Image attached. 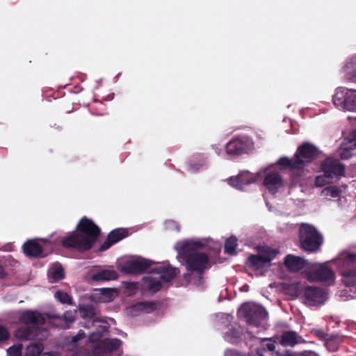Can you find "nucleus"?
<instances>
[{"label": "nucleus", "mask_w": 356, "mask_h": 356, "mask_svg": "<svg viewBox=\"0 0 356 356\" xmlns=\"http://www.w3.org/2000/svg\"><path fill=\"white\" fill-rule=\"evenodd\" d=\"M100 234V228L91 219L83 216L76 225V231L63 238L61 245L67 249L85 252L92 248Z\"/></svg>", "instance_id": "nucleus-1"}, {"label": "nucleus", "mask_w": 356, "mask_h": 356, "mask_svg": "<svg viewBox=\"0 0 356 356\" xmlns=\"http://www.w3.org/2000/svg\"><path fill=\"white\" fill-rule=\"evenodd\" d=\"M320 151L314 145L306 142L300 145L293 158L281 157L277 164L282 169H289L291 178L297 181L304 172L305 168L318 157Z\"/></svg>", "instance_id": "nucleus-2"}, {"label": "nucleus", "mask_w": 356, "mask_h": 356, "mask_svg": "<svg viewBox=\"0 0 356 356\" xmlns=\"http://www.w3.org/2000/svg\"><path fill=\"white\" fill-rule=\"evenodd\" d=\"M202 247L203 243L201 242L185 241L178 248V254L184 261L186 270L196 273L200 278L204 270L210 267L209 256L198 251Z\"/></svg>", "instance_id": "nucleus-3"}, {"label": "nucleus", "mask_w": 356, "mask_h": 356, "mask_svg": "<svg viewBox=\"0 0 356 356\" xmlns=\"http://www.w3.org/2000/svg\"><path fill=\"white\" fill-rule=\"evenodd\" d=\"M336 264L342 277V282L352 293L348 294L346 291L345 294L352 298L356 297V252H341L336 260Z\"/></svg>", "instance_id": "nucleus-4"}, {"label": "nucleus", "mask_w": 356, "mask_h": 356, "mask_svg": "<svg viewBox=\"0 0 356 356\" xmlns=\"http://www.w3.org/2000/svg\"><path fill=\"white\" fill-rule=\"evenodd\" d=\"M299 247L305 252H318L323 243V236L312 225L301 223L298 229Z\"/></svg>", "instance_id": "nucleus-5"}, {"label": "nucleus", "mask_w": 356, "mask_h": 356, "mask_svg": "<svg viewBox=\"0 0 356 356\" xmlns=\"http://www.w3.org/2000/svg\"><path fill=\"white\" fill-rule=\"evenodd\" d=\"M258 254H251L248 258V266L254 270H260L273 260L279 251L268 246H259Z\"/></svg>", "instance_id": "nucleus-6"}, {"label": "nucleus", "mask_w": 356, "mask_h": 356, "mask_svg": "<svg viewBox=\"0 0 356 356\" xmlns=\"http://www.w3.org/2000/svg\"><path fill=\"white\" fill-rule=\"evenodd\" d=\"M309 281L333 284L335 275L334 271L325 264H315L305 271Z\"/></svg>", "instance_id": "nucleus-7"}, {"label": "nucleus", "mask_w": 356, "mask_h": 356, "mask_svg": "<svg viewBox=\"0 0 356 356\" xmlns=\"http://www.w3.org/2000/svg\"><path fill=\"white\" fill-rule=\"evenodd\" d=\"M254 147L252 138L246 136L234 137L225 147L226 153L230 156L248 154Z\"/></svg>", "instance_id": "nucleus-8"}, {"label": "nucleus", "mask_w": 356, "mask_h": 356, "mask_svg": "<svg viewBox=\"0 0 356 356\" xmlns=\"http://www.w3.org/2000/svg\"><path fill=\"white\" fill-rule=\"evenodd\" d=\"M249 325L259 327L261 321L266 319L268 313L261 305L243 304L239 312Z\"/></svg>", "instance_id": "nucleus-9"}, {"label": "nucleus", "mask_w": 356, "mask_h": 356, "mask_svg": "<svg viewBox=\"0 0 356 356\" xmlns=\"http://www.w3.org/2000/svg\"><path fill=\"white\" fill-rule=\"evenodd\" d=\"M304 302L310 306L323 304L327 298V291L316 286H307L303 291Z\"/></svg>", "instance_id": "nucleus-10"}, {"label": "nucleus", "mask_w": 356, "mask_h": 356, "mask_svg": "<svg viewBox=\"0 0 356 356\" xmlns=\"http://www.w3.org/2000/svg\"><path fill=\"white\" fill-rule=\"evenodd\" d=\"M321 168L323 173L332 179H339L345 175V166L337 159L326 158L322 162Z\"/></svg>", "instance_id": "nucleus-11"}, {"label": "nucleus", "mask_w": 356, "mask_h": 356, "mask_svg": "<svg viewBox=\"0 0 356 356\" xmlns=\"http://www.w3.org/2000/svg\"><path fill=\"white\" fill-rule=\"evenodd\" d=\"M122 345L120 339H104L95 344L92 353L95 356H109Z\"/></svg>", "instance_id": "nucleus-12"}, {"label": "nucleus", "mask_w": 356, "mask_h": 356, "mask_svg": "<svg viewBox=\"0 0 356 356\" xmlns=\"http://www.w3.org/2000/svg\"><path fill=\"white\" fill-rule=\"evenodd\" d=\"M151 266L150 261L145 259L127 261L121 266L120 270L126 274L143 273Z\"/></svg>", "instance_id": "nucleus-13"}, {"label": "nucleus", "mask_w": 356, "mask_h": 356, "mask_svg": "<svg viewBox=\"0 0 356 356\" xmlns=\"http://www.w3.org/2000/svg\"><path fill=\"white\" fill-rule=\"evenodd\" d=\"M19 321L26 325L38 327V326L44 325L46 320L38 311L26 310L19 316Z\"/></svg>", "instance_id": "nucleus-14"}, {"label": "nucleus", "mask_w": 356, "mask_h": 356, "mask_svg": "<svg viewBox=\"0 0 356 356\" xmlns=\"http://www.w3.org/2000/svg\"><path fill=\"white\" fill-rule=\"evenodd\" d=\"M257 179L252 173L248 171H244L239 173L236 177H231L228 179V183L230 186L243 191L246 185L251 184L256 182Z\"/></svg>", "instance_id": "nucleus-15"}, {"label": "nucleus", "mask_w": 356, "mask_h": 356, "mask_svg": "<svg viewBox=\"0 0 356 356\" xmlns=\"http://www.w3.org/2000/svg\"><path fill=\"white\" fill-rule=\"evenodd\" d=\"M129 235V230L125 228H117L108 233L106 241L99 248V251L108 250L115 243L119 242Z\"/></svg>", "instance_id": "nucleus-16"}, {"label": "nucleus", "mask_w": 356, "mask_h": 356, "mask_svg": "<svg viewBox=\"0 0 356 356\" xmlns=\"http://www.w3.org/2000/svg\"><path fill=\"white\" fill-rule=\"evenodd\" d=\"M284 265L290 272H298L309 265V261L303 257L288 254L284 259Z\"/></svg>", "instance_id": "nucleus-17"}, {"label": "nucleus", "mask_w": 356, "mask_h": 356, "mask_svg": "<svg viewBox=\"0 0 356 356\" xmlns=\"http://www.w3.org/2000/svg\"><path fill=\"white\" fill-rule=\"evenodd\" d=\"M23 252L29 257H44L47 253H44L42 246L33 240H29L23 245Z\"/></svg>", "instance_id": "nucleus-18"}, {"label": "nucleus", "mask_w": 356, "mask_h": 356, "mask_svg": "<svg viewBox=\"0 0 356 356\" xmlns=\"http://www.w3.org/2000/svg\"><path fill=\"white\" fill-rule=\"evenodd\" d=\"M264 185L270 193L275 194L283 185L282 179L277 172H268L264 178Z\"/></svg>", "instance_id": "nucleus-19"}, {"label": "nucleus", "mask_w": 356, "mask_h": 356, "mask_svg": "<svg viewBox=\"0 0 356 356\" xmlns=\"http://www.w3.org/2000/svg\"><path fill=\"white\" fill-rule=\"evenodd\" d=\"M39 331L40 329L36 327H21L15 331V337L20 340H34Z\"/></svg>", "instance_id": "nucleus-20"}, {"label": "nucleus", "mask_w": 356, "mask_h": 356, "mask_svg": "<svg viewBox=\"0 0 356 356\" xmlns=\"http://www.w3.org/2000/svg\"><path fill=\"white\" fill-rule=\"evenodd\" d=\"M156 271L160 274V279L166 282L175 279L180 272L179 268L172 267L170 265L160 266L156 268Z\"/></svg>", "instance_id": "nucleus-21"}, {"label": "nucleus", "mask_w": 356, "mask_h": 356, "mask_svg": "<svg viewBox=\"0 0 356 356\" xmlns=\"http://www.w3.org/2000/svg\"><path fill=\"white\" fill-rule=\"evenodd\" d=\"M119 275L117 271L113 269H99L94 272L92 275V279L94 281H110L115 280L118 278Z\"/></svg>", "instance_id": "nucleus-22"}, {"label": "nucleus", "mask_w": 356, "mask_h": 356, "mask_svg": "<svg viewBox=\"0 0 356 356\" xmlns=\"http://www.w3.org/2000/svg\"><path fill=\"white\" fill-rule=\"evenodd\" d=\"M157 308V305L153 301L138 302L130 307L131 312L137 315L138 312L150 313Z\"/></svg>", "instance_id": "nucleus-23"}, {"label": "nucleus", "mask_w": 356, "mask_h": 356, "mask_svg": "<svg viewBox=\"0 0 356 356\" xmlns=\"http://www.w3.org/2000/svg\"><path fill=\"white\" fill-rule=\"evenodd\" d=\"M301 341L302 337L293 331L284 332L282 334L280 339V343L283 346H293Z\"/></svg>", "instance_id": "nucleus-24"}, {"label": "nucleus", "mask_w": 356, "mask_h": 356, "mask_svg": "<svg viewBox=\"0 0 356 356\" xmlns=\"http://www.w3.org/2000/svg\"><path fill=\"white\" fill-rule=\"evenodd\" d=\"M79 312L81 317L85 320H93V322L102 321V320L98 318H95V309L92 305H80L79 307Z\"/></svg>", "instance_id": "nucleus-25"}, {"label": "nucleus", "mask_w": 356, "mask_h": 356, "mask_svg": "<svg viewBox=\"0 0 356 356\" xmlns=\"http://www.w3.org/2000/svg\"><path fill=\"white\" fill-rule=\"evenodd\" d=\"M275 345L273 343H268L266 348H260L257 350L258 356H293V354L288 350L284 353H274Z\"/></svg>", "instance_id": "nucleus-26"}, {"label": "nucleus", "mask_w": 356, "mask_h": 356, "mask_svg": "<svg viewBox=\"0 0 356 356\" xmlns=\"http://www.w3.org/2000/svg\"><path fill=\"white\" fill-rule=\"evenodd\" d=\"M343 342V337L339 334H330L325 341V346L330 352L337 351Z\"/></svg>", "instance_id": "nucleus-27"}, {"label": "nucleus", "mask_w": 356, "mask_h": 356, "mask_svg": "<svg viewBox=\"0 0 356 356\" xmlns=\"http://www.w3.org/2000/svg\"><path fill=\"white\" fill-rule=\"evenodd\" d=\"M143 282L146 289L152 293H156L162 288V284L159 279L149 276L144 277Z\"/></svg>", "instance_id": "nucleus-28"}, {"label": "nucleus", "mask_w": 356, "mask_h": 356, "mask_svg": "<svg viewBox=\"0 0 356 356\" xmlns=\"http://www.w3.org/2000/svg\"><path fill=\"white\" fill-rule=\"evenodd\" d=\"M243 334V329L239 325H231L229 330L225 333L226 339L232 343H236L241 339Z\"/></svg>", "instance_id": "nucleus-29"}, {"label": "nucleus", "mask_w": 356, "mask_h": 356, "mask_svg": "<svg viewBox=\"0 0 356 356\" xmlns=\"http://www.w3.org/2000/svg\"><path fill=\"white\" fill-rule=\"evenodd\" d=\"M347 93H344L342 90H337L333 96L332 102L337 107H341L346 109Z\"/></svg>", "instance_id": "nucleus-30"}, {"label": "nucleus", "mask_w": 356, "mask_h": 356, "mask_svg": "<svg viewBox=\"0 0 356 356\" xmlns=\"http://www.w3.org/2000/svg\"><path fill=\"white\" fill-rule=\"evenodd\" d=\"M49 274L54 282L60 281L65 277L63 268L60 264H55L49 270Z\"/></svg>", "instance_id": "nucleus-31"}, {"label": "nucleus", "mask_w": 356, "mask_h": 356, "mask_svg": "<svg viewBox=\"0 0 356 356\" xmlns=\"http://www.w3.org/2000/svg\"><path fill=\"white\" fill-rule=\"evenodd\" d=\"M44 350V346L41 342H35L27 346V356H40Z\"/></svg>", "instance_id": "nucleus-32"}, {"label": "nucleus", "mask_w": 356, "mask_h": 356, "mask_svg": "<svg viewBox=\"0 0 356 356\" xmlns=\"http://www.w3.org/2000/svg\"><path fill=\"white\" fill-rule=\"evenodd\" d=\"M237 238L236 236H230L228 238L224 245V250L225 253L229 254H234L236 252V248L238 245Z\"/></svg>", "instance_id": "nucleus-33"}, {"label": "nucleus", "mask_w": 356, "mask_h": 356, "mask_svg": "<svg viewBox=\"0 0 356 356\" xmlns=\"http://www.w3.org/2000/svg\"><path fill=\"white\" fill-rule=\"evenodd\" d=\"M341 193V191L337 186H327L321 192L322 195L332 198L339 197Z\"/></svg>", "instance_id": "nucleus-34"}, {"label": "nucleus", "mask_w": 356, "mask_h": 356, "mask_svg": "<svg viewBox=\"0 0 356 356\" xmlns=\"http://www.w3.org/2000/svg\"><path fill=\"white\" fill-rule=\"evenodd\" d=\"M55 298L63 304H72V298L66 292L62 291H58L55 293Z\"/></svg>", "instance_id": "nucleus-35"}, {"label": "nucleus", "mask_w": 356, "mask_h": 356, "mask_svg": "<svg viewBox=\"0 0 356 356\" xmlns=\"http://www.w3.org/2000/svg\"><path fill=\"white\" fill-rule=\"evenodd\" d=\"M356 108V95L347 94L346 109L353 111Z\"/></svg>", "instance_id": "nucleus-36"}, {"label": "nucleus", "mask_w": 356, "mask_h": 356, "mask_svg": "<svg viewBox=\"0 0 356 356\" xmlns=\"http://www.w3.org/2000/svg\"><path fill=\"white\" fill-rule=\"evenodd\" d=\"M332 178L326 175L317 176L315 179V184L317 187H322L332 182Z\"/></svg>", "instance_id": "nucleus-37"}, {"label": "nucleus", "mask_w": 356, "mask_h": 356, "mask_svg": "<svg viewBox=\"0 0 356 356\" xmlns=\"http://www.w3.org/2000/svg\"><path fill=\"white\" fill-rule=\"evenodd\" d=\"M22 345H13L7 350L8 356H22Z\"/></svg>", "instance_id": "nucleus-38"}, {"label": "nucleus", "mask_w": 356, "mask_h": 356, "mask_svg": "<svg viewBox=\"0 0 356 356\" xmlns=\"http://www.w3.org/2000/svg\"><path fill=\"white\" fill-rule=\"evenodd\" d=\"M63 318L65 320V322L66 323V325L64 327L65 328L69 327V323H72L75 321V317L74 314L69 312H65L63 315Z\"/></svg>", "instance_id": "nucleus-39"}, {"label": "nucleus", "mask_w": 356, "mask_h": 356, "mask_svg": "<svg viewBox=\"0 0 356 356\" xmlns=\"http://www.w3.org/2000/svg\"><path fill=\"white\" fill-rule=\"evenodd\" d=\"M10 337L8 330L3 325H0V342L6 341Z\"/></svg>", "instance_id": "nucleus-40"}, {"label": "nucleus", "mask_w": 356, "mask_h": 356, "mask_svg": "<svg viewBox=\"0 0 356 356\" xmlns=\"http://www.w3.org/2000/svg\"><path fill=\"white\" fill-rule=\"evenodd\" d=\"M348 140L350 147L356 148V130H354L349 134Z\"/></svg>", "instance_id": "nucleus-41"}, {"label": "nucleus", "mask_w": 356, "mask_h": 356, "mask_svg": "<svg viewBox=\"0 0 356 356\" xmlns=\"http://www.w3.org/2000/svg\"><path fill=\"white\" fill-rule=\"evenodd\" d=\"M102 337V335L99 332H92L89 336V341L91 342H97V343L99 341H101L100 339H101Z\"/></svg>", "instance_id": "nucleus-42"}, {"label": "nucleus", "mask_w": 356, "mask_h": 356, "mask_svg": "<svg viewBox=\"0 0 356 356\" xmlns=\"http://www.w3.org/2000/svg\"><path fill=\"white\" fill-rule=\"evenodd\" d=\"M315 334L316 337H318L320 339L324 340L325 341L326 338L329 337L330 334L325 333L323 330L319 329L316 330L315 331Z\"/></svg>", "instance_id": "nucleus-43"}, {"label": "nucleus", "mask_w": 356, "mask_h": 356, "mask_svg": "<svg viewBox=\"0 0 356 356\" xmlns=\"http://www.w3.org/2000/svg\"><path fill=\"white\" fill-rule=\"evenodd\" d=\"M85 337V333L82 330H80L78 334L75 336H74L72 339V341L73 343H76L78 342L79 340L83 339Z\"/></svg>", "instance_id": "nucleus-44"}, {"label": "nucleus", "mask_w": 356, "mask_h": 356, "mask_svg": "<svg viewBox=\"0 0 356 356\" xmlns=\"http://www.w3.org/2000/svg\"><path fill=\"white\" fill-rule=\"evenodd\" d=\"M101 293L106 297H111L113 293V291L111 289L102 288L100 289Z\"/></svg>", "instance_id": "nucleus-45"}, {"label": "nucleus", "mask_w": 356, "mask_h": 356, "mask_svg": "<svg viewBox=\"0 0 356 356\" xmlns=\"http://www.w3.org/2000/svg\"><path fill=\"white\" fill-rule=\"evenodd\" d=\"M7 275L8 273L4 268L3 264L0 261V279H4Z\"/></svg>", "instance_id": "nucleus-46"}, {"label": "nucleus", "mask_w": 356, "mask_h": 356, "mask_svg": "<svg viewBox=\"0 0 356 356\" xmlns=\"http://www.w3.org/2000/svg\"><path fill=\"white\" fill-rule=\"evenodd\" d=\"M298 356H316V353L312 351H305Z\"/></svg>", "instance_id": "nucleus-47"}, {"label": "nucleus", "mask_w": 356, "mask_h": 356, "mask_svg": "<svg viewBox=\"0 0 356 356\" xmlns=\"http://www.w3.org/2000/svg\"><path fill=\"white\" fill-rule=\"evenodd\" d=\"M348 155H349V152H343L341 153L340 156H341V158L342 159H347L349 157Z\"/></svg>", "instance_id": "nucleus-48"}, {"label": "nucleus", "mask_w": 356, "mask_h": 356, "mask_svg": "<svg viewBox=\"0 0 356 356\" xmlns=\"http://www.w3.org/2000/svg\"><path fill=\"white\" fill-rule=\"evenodd\" d=\"M354 75L356 76V70L354 71Z\"/></svg>", "instance_id": "nucleus-49"}]
</instances>
